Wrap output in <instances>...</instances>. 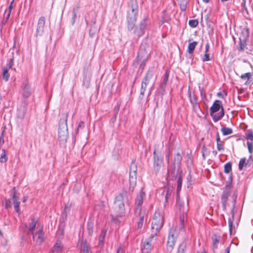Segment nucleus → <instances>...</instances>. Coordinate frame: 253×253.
Instances as JSON below:
<instances>
[{
  "label": "nucleus",
  "mask_w": 253,
  "mask_h": 253,
  "mask_svg": "<svg viewBox=\"0 0 253 253\" xmlns=\"http://www.w3.org/2000/svg\"><path fill=\"white\" fill-rule=\"evenodd\" d=\"M67 114H63L61 115L59 122L58 126V141L60 147L65 148L66 146V143L68 137V132L67 127Z\"/></svg>",
  "instance_id": "obj_1"
},
{
  "label": "nucleus",
  "mask_w": 253,
  "mask_h": 253,
  "mask_svg": "<svg viewBox=\"0 0 253 253\" xmlns=\"http://www.w3.org/2000/svg\"><path fill=\"white\" fill-rule=\"evenodd\" d=\"M138 14V4L136 0H130L128 3L127 21V29L132 30L135 26Z\"/></svg>",
  "instance_id": "obj_2"
},
{
  "label": "nucleus",
  "mask_w": 253,
  "mask_h": 253,
  "mask_svg": "<svg viewBox=\"0 0 253 253\" xmlns=\"http://www.w3.org/2000/svg\"><path fill=\"white\" fill-rule=\"evenodd\" d=\"M210 115L214 122L220 120L224 115V110L222 107V102L219 100L214 101L210 109Z\"/></svg>",
  "instance_id": "obj_3"
},
{
  "label": "nucleus",
  "mask_w": 253,
  "mask_h": 253,
  "mask_svg": "<svg viewBox=\"0 0 253 253\" xmlns=\"http://www.w3.org/2000/svg\"><path fill=\"white\" fill-rule=\"evenodd\" d=\"M164 217L159 211H156L152 221V230L151 236L156 237L158 232L160 231L163 225Z\"/></svg>",
  "instance_id": "obj_4"
},
{
  "label": "nucleus",
  "mask_w": 253,
  "mask_h": 253,
  "mask_svg": "<svg viewBox=\"0 0 253 253\" xmlns=\"http://www.w3.org/2000/svg\"><path fill=\"white\" fill-rule=\"evenodd\" d=\"M185 202L186 203L185 201H181L179 197L177 198V204L178 206L180 211L182 212V214L180 216V228L181 230L184 228L185 214L189 210V200L187 198H186Z\"/></svg>",
  "instance_id": "obj_5"
},
{
  "label": "nucleus",
  "mask_w": 253,
  "mask_h": 253,
  "mask_svg": "<svg viewBox=\"0 0 253 253\" xmlns=\"http://www.w3.org/2000/svg\"><path fill=\"white\" fill-rule=\"evenodd\" d=\"M11 199H5L4 200L5 208L8 209L11 207V202H13L14 210L15 211L20 214V201H19V198L17 195V191L16 188L14 187L12 189V192L10 194Z\"/></svg>",
  "instance_id": "obj_6"
},
{
  "label": "nucleus",
  "mask_w": 253,
  "mask_h": 253,
  "mask_svg": "<svg viewBox=\"0 0 253 253\" xmlns=\"http://www.w3.org/2000/svg\"><path fill=\"white\" fill-rule=\"evenodd\" d=\"M153 171L156 175H157L164 165L163 157L160 153L156 152V149L153 151Z\"/></svg>",
  "instance_id": "obj_7"
},
{
  "label": "nucleus",
  "mask_w": 253,
  "mask_h": 253,
  "mask_svg": "<svg viewBox=\"0 0 253 253\" xmlns=\"http://www.w3.org/2000/svg\"><path fill=\"white\" fill-rule=\"evenodd\" d=\"M178 233L176 228H172L170 229L167 243V250L171 252L175 245Z\"/></svg>",
  "instance_id": "obj_8"
},
{
  "label": "nucleus",
  "mask_w": 253,
  "mask_h": 253,
  "mask_svg": "<svg viewBox=\"0 0 253 253\" xmlns=\"http://www.w3.org/2000/svg\"><path fill=\"white\" fill-rule=\"evenodd\" d=\"M114 204V208L117 215L121 216L125 211L123 194L120 193L116 197Z\"/></svg>",
  "instance_id": "obj_9"
},
{
  "label": "nucleus",
  "mask_w": 253,
  "mask_h": 253,
  "mask_svg": "<svg viewBox=\"0 0 253 253\" xmlns=\"http://www.w3.org/2000/svg\"><path fill=\"white\" fill-rule=\"evenodd\" d=\"M137 166L136 164L132 162L129 168V188L133 190L136 184Z\"/></svg>",
  "instance_id": "obj_10"
},
{
  "label": "nucleus",
  "mask_w": 253,
  "mask_h": 253,
  "mask_svg": "<svg viewBox=\"0 0 253 253\" xmlns=\"http://www.w3.org/2000/svg\"><path fill=\"white\" fill-rule=\"evenodd\" d=\"M242 35L239 38V43L237 46V49L240 51H243L245 50L247 46V40L249 37V30L248 29H244L241 32Z\"/></svg>",
  "instance_id": "obj_11"
},
{
  "label": "nucleus",
  "mask_w": 253,
  "mask_h": 253,
  "mask_svg": "<svg viewBox=\"0 0 253 253\" xmlns=\"http://www.w3.org/2000/svg\"><path fill=\"white\" fill-rule=\"evenodd\" d=\"M232 188L231 183L226 184L223 189V192L221 196V203L223 211H226V205L227 204L228 196L230 195L231 189Z\"/></svg>",
  "instance_id": "obj_12"
},
{
  "label": "nucleus",
  "mask_w": 253,
  "mask_h": 253,
  "mask_svg": "<svg viewBox=\"0 0 253 253\" xmlns=\"http://www.w3.org/2000/svg\"><path fill=\"white\" fill-rule=\"evenodd\" d=\"M134 214L136 218H138L137 223V230L140 232L143 225L144 217L145 214V211L140 210L139 209L135 210Z\"/></svg>",
  "instance_id": "obj_13"
},
{
  "label": "nucleus",
  "mask_w": 253,
  "mask_h": 253,
  "mask_svg": "<svg viewBox=\"0 0 253 253\" xmlns=\"http://www.w3.org/2000/svg\"><path fill=\"white\" fill-rule=\"evenodd\" d=\"M45 21V20L44 17L42 16L39 18L35 34L36 37L42 36L43 35L44 30Z\"/></svg>",
  "instance_id": "obj_14"
},
{
  "label": "nucleus",
  "mask_w": 253,
  "mask_h": 253,
  "mask_svg": "<svg viewBox=\"0 0 253 253\" xmlns=\"http://www.w3.org/2000/svg\"><path fill=\"white\" fill-rule=\"evenodd\" d=\"M154 238L155 237L151 236L150 237L145 240L141 246L142 253H150L151 250V242Z\"/></svg>",
  "instance_id": "obj_15"
},
{
  "label": "nucleus",
  "mask_w": 253,
  "mask_h": 253,
  "mask_svg": "<svg viewBox=\"0 0 253 253\" xmlns=\"http://www.w3.org/2000/svg\"><path fill=\"white\" fill-rule=\"evenodd\" d=\"M173 193V189L171 187H165L162 193V196L164 197L165 203L164 206H166V204L168 203L172 199V194Z\"/></svg>",
  "instance_id": "obj_16"
},
{
  "label": "nucleus",
  "mask_w": 253,
  "mask_h": 253,
  "mask_svg": "<svg viewBox=\"0 0 253 253\" xmlns=\"http://www.w3.org/2000/svg\"><path fill=\"white\" fill-rule=\"evenodd\" d=\"M33 235V239L38 245H41L44 241V233L42 228L38 232L31 233Z\"/></svg>",
  "instance_id": "obj_17"
},
{
  "label": "nucleus",
  "mask_w": 253,
  "mask_h": 253,
  "mask_svg": "<svg viewBox=\"0 0 253 253\" xmlns=\"http://www.w3.org/2000/svg\"><path fill=\"white\" fill-rule=\"evenodd\" d=\"M237 197V194L236 192H234L232 195L233 202H232V209L231 210V213L232 214V218H234V209H235V206H236V201ZM233 223V219L229 218L228 219V224H229V231L230 232V233H231V232H232Z\"/></svg>",
  "instance_id": "obj_18"
},
{
  "label": "nucleus",
  "mask_w": 253,
  "mask_h": 253,
  "mask_svg": "<svg viewBox=\"0 0 253 253\" xmlns=\"http://www.w3.org/2000/svg\"><path fill=\"white\" fill-rule=\"evenodd\" d=\"M179 168L176 169V167H172V169L170 171L168 170V175L167 177V180L168 181L169 180H174L177 179L179 175H181L179 173Z\"/></svg>",
  "instance_id": "obj_19"
},
{
  "label": "nucleus",
  "mask_w": 253,
  "mask_h": 253,
  "mask_svg": "<svg viewBox=\"0 0 253 253\" xmlns=\"http://www.w3.org/2000/svg\"><path fill=\"white\" fill-rule=\"evenodd\" d=\"M145 192L143 191H140L138 194L137 195L135 202V209L137 210V209H139L140 210H142L141 209V206L143 202V199L145 197Z\"/></svg>",
  "instance_id": "obj_20"
},
{
  "label": "nucleus",
  "mask_w": 253,
  "mask_h": 253,
  "mask_svg": "<svg viewBox=\"0 0 253 253\" xmlns=\"http://www.w3.org/2000/svg\"><path fill=\"white\" fill-rule=\"evenodd\" d=\"M22 96L24 98H28L31 94V89L27 82H25L22 84Z\"/></svg>",
  "instance_id": "obj_21"
},
{
  "label": "nucleus",
  "mask_w": 253,
  "mask_h": 253,
  "mask_svg": "<svg viewBox=\"0 0 253 253\" xmlns=\"http://www.w3.org/2000/svg\"><path fill=\"white\" fill-rule=\"evenodd\" d=\"M252 74L250 72L242 74L240 78L242 80H246L245 84L248 85L253 83V79L252 78Z\"/></svg>",
  "instance_id": "obj_22"
},
{
  "label": "nucleus",
  "mask_w": 253,
  "mask_h": 253,
  "mask_svg": "<svg viewBox=\"0 0 253 253\" xmlns=\"http://www.w3.org/2000/svg\"><path fill=\"white\" fill-rule=\"evenodd\" d=\"M31 222L29 223V225L28 227V233H32L34 232V231L35 230L36 226L38 222V220L35 218L34 217H31ZM25 228L27 227V224H25Z\"/></svg>",
  "instance_id": "obj_23"
},
{
  "label": "nucleus",
  "mask_w": 253,
  "mask_h": 253,
  "mask_svg": "<svg viewBox=\"0 0 253 253\" xmlns=\"http://www.w3.org/2000/svg\"><path fill=\"white\" fill-rule=\"evenodd\" d=\"M79 243L81 244L80 250L81 253H91L90 247L86 241H79Z\"/></svg>",
  "instance_id": "obj_24"
},
{
  "label": "nucleus",
  "mask_w": 253,
  "mask_h": 253,
  "mask_svg": "<svg viewBox=\"0 0 253 253\" xmlns=\"http://www.w3.org/2000/svg\"><path fill=\"white\" fill-rule=\"evenodd\" d=\"M63 247L61 245V243L59 241H57L53 246L52 249L49 253H61Z\"/></svg>",
  "instance_id": "obj_25"
},
{
  "label": "nucleus",
  "mask_w": 253,
  "mask_h": 253,
  "mask_svg": "<svg viewBox=\"0 0 253 253\" xmlns=\"http://www.w3.org/2000/svg\"><path fill=\"white\" fill-rule=\"evenodd\" d=\"M182 157L179 153H177L174 156L172 162V167L179 168Z\"/></svg>",
  "instance_id": "obj_26"
},
{
  "label": "nucleus",
  "mask_w": 253,
  "mask_h": 253,
  "mask_svg": "<svg viewBox=\"0 0 253 253\" xmlns=\"http://www.w3.org/2000/svg\"><path fill=\"white\" fill-rule=\"evenodd\" d=\"M27 103L24 102V105L21 107L20 108L17 110V116L19 118L23 119L24 117L25 113L27 111Z\"/></svg>",
  "instance_id": "obj_27"
},
{
  "label": "nucleus",
  "mask_w": 253,
  "mask_h": 253,
  "mask_svg": "<svg viewBox=\"0 0 253 253\" xmlns=\"http://www.w3.org/2000/svg\"><path fill=\"white\" fill-rule=\"evenodd\" d=\"M220 236L218 234H214L211 236V239L212 241V245L213 247V249H215L217 248L218 244L220 240Z\"/></svg>",
  "instance_id": "obj_28"
},
{
  "label": "nucleus",
  "mask_w": 253,
  "mask_h": 253,
  "mask_svg": "<svg viewBox=\"0 0 253 253\" xmlns=\"http://www.w3.org/2000/svg\"><path fill=\"white\" fill-rule=\"evenodd\" d=\"M187 244V241L186 240L183 241L178 247L177 253H185Z\"/></svg>",
  "instance_id": "obj_29"
},
{
  "label": "nucleus",
  "mask_w": 253,
  "mask_h": 253,
  "mask_svg": "<svg viewBox=\"0 0 253 253\" xmlns=\"http://www.w3.org/2000/svg\"><path fill=\"white\" fill-rule=\"evenodd\" d=\"M169 70H167L165 76L163 77V81L161 84V87L163 90H164L166 87L167 84V83L168 81V79L169 77Z\"/></svg>",
  "instance_id": "obj_30"
},
{
  "label": "nucleus",
  "mask_w": 253,
  "mask_h": 253,
  "mask_svg": "<svg viewBox=\"0 0 253 253\" xmlns=\"http://www.w3.org/2000/svg\"><path fill=\"white\" fill-rule=\"evenodd\" d=\"M216 140L217 143V149L218 151L223 150L224 146L223 145V142L220 140L219 134L218 132H216Z\"/></svg>",
  "instance_id": "obj_31"
},
{
  "label": "nucleus",
  "mask_w": 253,
  "mask_h": 253,
  "mask_svg": "<svg viewBox=\"0 0 253 253\" xmlns=\"http://www.w3.org/2000/svg\"><path fill=\"white\" fill-rule=\"evenodd\" d=\"M153 77V72L151 70H149L147 73L146 74L144 78H143L142 82H144L146 84V85H148L150 80Z\"/></svg>",
  "instance_id": "obj_32"
},
{
  "label": "nucleus",
  "mask_w": 253,
  "mask_h": 253,
  "mask_svg": "<svg viewBox=\"0 0 253 253\" xmlns=\"http://www.w3.org/2000/svg\"><path fill=\"white\" fill-rule=\"evenodd\" d=\"M198 42L195 41L190 42L188 46V49L187 50V52H188L190 54H192Z\"/></svg>",
  "instance_id": "obj_33"
},
{
  "label": "nucleus",
  "mask_w": 253,
  "mask_h": 253,
  "mask_svg": "<svg viewBox=\"0 0 253 253\" xmlns=\"http://www.w3.org/2000/svg\"><path fill=\"white\" fill-rule=\"evenodd\" d=\"M8 68L7 67H3L2 68V78L5 81H7L9 78Z\"/></svg>",
  "instance_id": "obj_34"
},
{
  "label": "nucleus",
  "mask_w": 253,
  "mask_h": 253,
  "mask_svg": "<svg viewBox=\"0 0 253 253\" xmlns=\"http://www.w3.org/2000/svg\"><path fill=\"white\" fill-rule=\"evenodd\" d=\"M189 97L191 105L198 103V97L195 94H192L190 92H189Z\"/></svg>",
  "instance_id": "obj_35"
},
{
  "label": "nucleus",
  "mask_w": 253,
  "mask_h": 253,
  "mask_svg": "<svg viewBox=\"0 0 253 253\" xmlns=\"http://www.w3.org/2000/svg\"><path fill=\"white\" fill-rule=\"evenodd\" d=\"M71 206V204H67L65 206L64 211L62 212V215L65 218H66L68 213L70 212Z\"/></svg>",
  "instance_id": "obj_36"
},
{
  "label": "nucleus",
  "mask_w": 253,
  "mask_h": 253,
  "mask_svg": "<svg viewBox=\"0 0 253 253\" xmlns=\"http://www.w3.org/2000/svg\"><path fill=\"white\" fill-rule=\"evenodd\" d=\"M221 131L223 135H227L232 134L233 130L232 128L229 127H223L221 129Z\"/></svg>",
  "instance_id": "obj_37"
},
{
  "label": "nucleus",
  "mask_w": 253,
  "mask_h": 253,
  "mask_svg": "<svg viewBox=\"0 0 253 253\" xmlns=\"http://www.w3.org/2000/svg\"><path fill=\"white\" fill-rule=\"evenodd\" d=\"M147 85H146L145 83L144 82L141 83V89H140V96L139 98L142 99L143 97L144 94L145 93V92L146 91V88Z\"/></svg>",
  "instance_id": "obj_38"
},
{
  "label": "nucleus",
  "mask_w": 253,
  "mask_h": 253,
  "mask_svg": "<svg viewBox=\"0 0 253 253\" xmlns=\"http://www.w3.org/2000/svg\"><path fill=\"white\" fill-rule=\"evenodd\" d=\"M134 33L138 37L142 36L144 33V30L139 27H136L134 30Z\"/></svg>",
  "instance_id": "obj_39"
},
{
  "label": "nucleus",
  "mask_w": 253,
  "mask_h": 253,
  "mask_svg": "<svg viewBox=\"0 0 253 253\" xmlns=\"http://www.w3.org/2000/svg\"><path fill=\"white\" fill-rule=\"evenodd\" d=\"M7 160V157L6 156V151L5 149H2V153L1 154L0 157V162L1 163H4L6 162Z\"/></svg>",
  "instance_id": "obj_40"
},
{
  "label": "nucleus",
  "mask_w": 253,
  "mask_h": 253,
  "mask_svg": "<svg viewBox=\"0 0 253 253\" xmlns=\"http://www.w3.org/2000/svg\"><path fill=\"white\" fill-rule=\"evenodd\" d=\"M106 234V231L105 230H102L101 231V233L100 237H99V245H102L104 243V238Z\"/></svg>",
  "instance_id": "obj_41"
},
{
  "label": "nucleus",
  "mask_w": 253,
  "mask_h": 253,
  "mask_svg": "<svg viewBox=\"0 0 253 253\" xmlns=\"http://www.w3.org/2000/svg\"><path fill=\"white\" fill-rule=\"evenodd\" d=\"M87 230L88 235L91 236L93 231V223L92 222H87Z\"/></svg>",
  "instance_id": "obj_42"
},
{
  "label": "nucleus",
  "mask_w": 253,
  "mask_h": 253,
  "mask_svg": "<svg viewBox=\"0 0 253 253\" xmlns=\"http://www.w3.org/2000/svg\"><path fill=\"white\" fill-rule=\"evenodd\" d=\"M232 169V163L228 162L224 166V171L226 173H228Z\"/></svg>",
  "instance_id": "obj_43"
},
{
  "label": "nucleus",
  "mask_w": 253,
  "mask_h": 253,
  "mask_svg": "<svg viewBox=\"0 0 253 253\" xmlns=\"http://www.w3.org/2000/svg\"><path fill=\"white\" fill-rule=\"evenodd\" d=\"M247 140L253 141V132L251 129H248L245 134Z\"/></svg>",
  "instance_id": "obj_44"
},
{
  "label": "nucleus",
  "mask_w": 253,
  "mask_h": 253,
  "mask_svg": "<svg viewBox=\"0 0 253 253\" xmlns=\"http://www.w3.org/2000/svg\"><path fill=\"white\" fill-rule=\"evenodd\" d=\"M198 20L197 19H191L189 21V25L192 28L196 27L198 24Z\"/></svg>",
  "instance_id": "obj_45"
},
{
  "label": "nucleus",
  "mask_w": 253,
  "mask_h": 253,
  "mask_svg": "<svg viewBox=\"0 0 253 253\" xmlns=\"http://www.w3.org/2000/svg\"><path fill=\"white\" fill-rule=\"evenodd\" d=\"M144 53V51H142L141 49H140L138 52V54H137V56L135 59L136 61L138 63L140 60H141L142 58L143 57V56H144V55H143Z\"/></svg>",
  "instance_id": "obj_46"
},
{
  "label": "nucleus",
  "mask_w": 253,
  "mask_h": 253,
  "mask_svg": "<svg viewBox=\"0 0 253 253\" xmlns=\"http://www.w3.org/2000/svg\"><path fill=\"white\" fill-rule=\"evenodd\" d=\"M179 5L180 9L182 11H184L186 9V2L185 0H180L179 1Z\"/></svg>",
  "instance_id": "obj_47"
},
{
  "label": "nucleus",
  "mask_w": 253,
  "mask_h": 253,
  "mask_svg": "<svg viewBox=\"0 0 253 253\" xmlns=\"http://www.w3.org/2000/svg\"><path fill=\"white\" fill-rule=\"evenodd\" d=\"M146 21L147 18H143V19L140 22L138 27L145 30L146 27L147 26Z\"/></svg>",
  "instance_id": "obj_48"
},
{
  "label": "nucleus",
  "mask_w": 253,
  "mask_h": 253,
  "mask_svg": "<svg viewBox=\"0 0 253 253\" xmlns=\"http://www.w3.org/2000/svg\"><path fill=\"white\" fill-rule=\"evenodd\" d=\"M246 159L245 158H243L241 159L239 163V169L241 170L243 169L245 165L246 164Z\"/></svg>",
  "instance_id": "obj_49"
},
{
  "label": "nucleus",
  "mask_w": 253,
  "mask_h": 253,
  "mask_svg": "<svg viewBox=\"0 0 253 253\" xmlns=\"http://www.w3.org/2000/svg\"><path fill=\"white\" fill-rule=\"evenodd\" d=\"M105 207V202L104 201H100L99 203L95 206L96 210H102Z\"/></svg>",
  "instance_id": "obj_50"
},
{
  "label": "nucleus",
  "mask_w": 253,
  "mask_h": 253,
  "mask_svg": "<svg viewBox=\"0 0 253 253\" xmlns=\"http://www.w3.org/2000/svg\"><path fill=\"white\" fill-rule=\"evenodd\" d=\"M199 89L200 92V95L202 98H206V91L204 88V87H202L201 86H199Z\"/></svg>",
  "instance_id": "obj_51"
},
{
  "label": "nucleus",
  "mask_w": 253,
  "mask_h": 253,
  "mask_svg": "<svg viewBox=\"0 0 253 253\" xmlns=\"http://www.w3.org/2000/svg\"><path fill=\"white\" fill-rule=\"evenodd\" d=\"M249 152L250 154H252L253 152V145L252 142L248 141L247 143Z\"/></svg>",
  "instance_id": "obj_52"
},
{
  "label": "nucleus",
  "mask_w": 253,
  "mask_h": 253,
  "mask_svg": "<svg viewBox=\"0 0 253 253\" xmlns=\"http://www.w3.org/2000/svg\"><path fill=\"white\" fill-rule=\"evenodd\" d=\"M77 18V14L75 10L74 9L72 12V17L71 20V24L73 25L75 22L76 19Z\"/></svg>",
  "instance_id": "obj_53"
},
{
  "label": "nucleus",
  "mask_w": 253,
  "mask_h": 253,
  "mask_svg": "<svg viewBox=\"0 0 253 253\" xmlns=\"http://www.w3.org/2000/svg\"><path fill=\"white\" fill-rule=\"evenodd\" d=\"M192 105L193 109L195 112H198L201 110V108H200V105L199 104V103L192 104Z\"/></svg>",
  "instance_id": "obj_54"
},
{
  "label": "nucleus",
  "mask_w": 253,
  "mask_h": 253,
  "mask_svg": "<svg viewBox=\"0 0 253 253\" xmlns=\"http://www.w3.org/2000/svg\"><path fill=\"white\" fill-rule=\"evenodd\" d=\"M13 61H14V58L12 57L11 58L9 61V63L7 64L6 67L8 68L9 70L11 69L13 65Z\"/></svg>",
  "instance_id": "obj_55"
},
{
  "label": "nucleus",
  "mask_w": 253,
  "mask_h": 253,
  "mask_svg": "<svg viewBox=\"0 0 253 253\" xmlns=\"http://www.w3.org/2000/svg\"><path fill=\"white\" fill-rule=\"evenodd\" d=\"M177 179V185H178V187H181L182 182V178L181 175H179L178 176V177Z\"/></svg>",
  "instance_id": "obj_56"
},
{
  "label": "nucleus",
  "mask_w": 253,
  "mask_h": 253,
  "mask_svg": "<svg viewBox=\"0 0 253 253\" xmlns=\"http://www.w3.org/2000/svg\"><path fill=\"white\" fill-rule=\"evenodd\" d=\"M209 60H210L209 54L208 53L205 52L204 58H203L202 61L203 62H205Z\"/></svg>",
  "instance_id": "obj_57"
},
{
  "label": "nucleus",
  "mask_w": 253,
  "mask_h": 253,
  "mask_svg": "<svg viewBox=\"0 0 253 253\" xmlns=\"http://www.w3.org/2000/svg\"><path fill=\"white\" fill-rule=\"evenodd\" d=\"M84 127V123L83 121L80 122L78 124V126L77 131H78V130L80 128H83Z\"/></svg>",
  "instance_id": "obj_58"
},
{
  "label": "nucleus",
  "mask_w": 253,
  "mask_h": 253,
  "mask_svg": "<svg viewBox=\"0 0 253 253\" xmlns=\"http://www.w3.org/2000/svg\"><path fill=\"white\" fill-rule=\"evenodd\" d=\"M243 2L242 3V9L244 10L247 11V8L246 6V0H243Z\"/></svg>",
  "instance_id": "obj_59"
},
{
  "label": "nucleus",
  "mask_w": 253,
  "mask_h": 253,
  "mask_svg": "<svg viewBox=\"0 0 253 253\" xmlns=\"http://www.w3.org/2000/svg\"><path fill=\"white\" fill-rule=\"evenodd\" d=\"M209 48H210L209 44L208 43H207L205 46V52L208 53Z\"/></svg>",
  "instance_id": "obj_60"
},
{
  "label": "nucleus",
  "mask_w": 253,
  "mask_h": 253,
  "mask_svg": "<svg viewBox=\"0 0 253 253\" xmlns=\"http://www.w3.org/2000/svg\"><path fill=\"white\" fill-rule=\"evenodd\" d=\"M13 2V0L11 2L10 4L8 6V12H11V10L12 9V4Z\"/></svg>",
  "instance_id": "obj_61"
},
{
  "label": "nucleus",
  "mask_w": 253,
  "mask_h": 253,
  "mask_svg": "<svg viewBox=\"0 0 253 253\" xmlns=\"http://www.w3.org/2000/svg\"><path fill=\"white\" fill-rule=\"evenodd\" d=\"M10 13H11V12H8V13L7 14V15H6V17L5 18V22H6L8 20V19H9V16L10 15Z\"/></svg>",
  "instance_id": "obj_62"
},
{
  "label": "nucleus",
  "mask_w": 253,
  "mask_h": 253,
  "mask_svg": "<svg viewBox=\"0 0 253 253\" xmlns=\"http://www.w3.org/2000/svg\"><path fill=\"white\" fill-rule=\"evenodd\" d=\"M146 58H145L144 60H143V63H142L140 65V68H143L144 66H145V61L146 60Z\"/></svg>",
  "instance_id": "obj_63"
},
{
  "label": "nucleus",
  "mask_w": 253,
  "mask_h": 253,
  "mask_svg": "<svg viewBox=\"0 0 253 253\" xmlns=\"http://www.w3.org/2000/svg\"><path fill=\"white\" fill-rule=\"evenodd\" d=\"M230 246L227 247L225 249L226 253H229L230 252Z\"/></svg>",
  "instance_id": "obj_64"
}]
</instances>
